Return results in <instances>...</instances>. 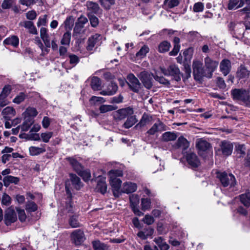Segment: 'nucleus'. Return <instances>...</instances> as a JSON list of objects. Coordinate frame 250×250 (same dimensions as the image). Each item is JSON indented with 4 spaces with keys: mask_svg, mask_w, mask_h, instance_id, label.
Returning a JSON list of instances; mask_svg holds the SVG:
<instances>
[{
    "mask_svg": "<svg viewBox=\"0 0 250 250\" xmlns=\"http://www.w3.org/2000/svg\"><path fill=\"white\" fill-rule=\"evenodd\" d=\"M108 174L110 176V184L112 188L113 195L115 197H119L122 181L117 177L122 176L123 175L122 171L118 170H111L109 171Z\"/></svg>",
    "mask_w": 250,
    "mask_h": 250,
    "instance_id": "1",
    "label": "nucleus"
},
{
    "mask_svg": "<svg viewBox=\"0 0 250 250\" xmlns=\"http://www.w3.org/2000/svg\"><path fill=\"white\" fill-rule=\"evenodd\" d=\"M160 69L165 76H170L172 80L177 82H180L181 80V78L183 76L179 68L175 64H170L167 68L160 67Z\"/></svg>",
    "mask_w": 250,
    "mask_h": 250,
    "instance_id": "2",
    "label": "nucleus"
},
{
    "mask_svg": "<svg viewBox=\"0 0 250 250\" xmlns=\"http://www.w3.org/2000/svg\"><path fill=\"white\" fill-rule=\"evenodd\" d=\"M193 75L196 80L200 81L203 77L208 78L207 70L203 67V63L200 61H194L192 64Z\"/></svg>",
    "mask_w": 250,
    "mask_h": 250,
    "instance_id": "3",
    "label": "nucleus"
},
{
    "mask_svg": "<svg viewBox=\"0 0 250 250\" xmlns=\"http://www.w3.org/2000/svg\"><path fill=\"white\" fill-rule=\"evenodd\" d=\"M220 182L224 187L229 186L232 188L236 184L234 176L231 173L228 174L226 172H220Z\"/></svg>",
    "mask_w": 250,
    "mask_h": 250,
    "instance_id": "4",
    "label": "nucleus"
},
{
    "mask_svg": "<svg viewBox=\"0 0 250 250\" xmlns=\"http://www.w3.org/2000/svg\"><path fill=\"white\" fill-rule=\"evenodd\" d=\"M154 76L152 73L146 71L141 72L138 75L144 86L147 89H149L153 86V78Z\"/></svg>",
    "mask_w": 250,
    "mask_h": 250,
    "instance_id": "5",
    "label": "nucleus"
},
{
    "mask_svg": "<svg viewBox=\"0 0 250 250\" xmlns=\"http://www.w3.org/2000/svg\"><path fill=\"white\" fill-rule=\"evenodd\" d=\"M126 83L129 89L135 93H138L141 89V83L135 75L132 73L129 74L127 76Z\"/></svg>",
    "mask_w": 250,
    "mask_h": 250,
    "instance_id": "6",
    "label": "nucleus"
},
{
    "mask_svg": "<svg viewBox=\"0 0 250 250\" xmlns=\"http://www.w3.org/2000/svg\"><path fill=\"white\" fill-rule=\"evenodd\" d=\"M248 93L246 89L243 88H235L231 91L232 99L234 101L242 102L243 103H245Z\"/></svg>",
    "mask_w": 250,
    "mask_h": 250,
    "instance_id": "7",
    "label": "nucleus"
},
{
    "mask_svg": "<svg viewBox=\"0 0 250 250\" xmlns=\"http://www.w3.org/2000/svg\"><path fill=\"white\" fill-rule=\"evenodd\" d=\"M134 111L133 108L128 107L118 110L114 113V119L117 121L125 119L129 115H133Z\"/></svg>",
    "mask_w": 250,
    "mask_h": 250,
    "instance_id": "8",
    "label": "nucleus"
},
{
    "mask_svg": "<svg viewBox=\"0 0 250 250\" xmlns=\"http://www.w3.org/2000/svg\"><path fill=\"white\" fill-rule=\"evenodd\" d=\"M71 238L72 242L76 245H81L85 240L84 232L80 229L73 231L71 234Z\"/></svg>",
    "mask_w": 250,
    "mask_h": 250,
    "instance_id": "9",
    "label": "nucleus"
},
{
    "mask_svg": "<svg viewBox=\"0 0 250 250\" xmlns=\"http://www.w3.org/2000/svg\"><path fill=\"white\" fill-rule=\"evenodd\" d=\"M4 218L5 224L7 226L11 225L17 220V214L14 209L11 207L8 208L5 211Z\"/></svg>",
    "mask_w": 250,
    "mask_h": 250,
    "instance_id": "10",
    "label": "nucleus"
},
{
    "mask_svg": "<svg viewBox=\"0 0 250 250\" xmlns=\"http://www.w3.org/2000/svg\"><path fill=\"white\" fill-rule=\"evenodd\" d=\"M233 148L232 143L228 141H223L220 145V151H221L222 154L225 157H228L231 154Z\"/></svg>",
    "mask_w": 250,
    "mask_h": 250,
    "instance_id": "11",
    "label": "nucleus"
},
{
    "mask_svg": "<svg viewBox=\"0 0 250 250\" xmlns=\"http://www.w3.org/2000/svg\"><path fill=\"white\" fill-rule=\"evenodd\" d=\"M167 129V126L161 121L158 120L147 131V133L152 135L157 132H162Z\"/></svg>",
    "mask_w": 250,
    "mask_h": 250,
    "instance_id": "12",
    "label": "nucleus"
},
{
    "mask_svg": "<svg viewBox=\"0 0 250 250\" xmlns=\"http://www.w3.org/2000/svg\"><path fill=\"white\" fill-rule=\"evenodd\" d=\"M250 75V71L243 64H241L237 69L236 77L238 80L247 79Z\"/></svg>",
    "mask_w": 250,
    "mask_h": 250,
    "instance_id": "13",
    "label": "nucleus"
},
{
    "mask_svg": "<svg viewBox=\"0 0 250 250\" xmlns=\"http://www.w3.org/2000/svg\"><path fill=\"white\" fill-rule=\"evenodd\" d=\"M186 160L188 164L192 168L198 167L200 165V162L194 153H188L186 155Z\"/></svg>",
    "mask_w": 250,
    "mask_h": 250,
    "instance_id": "14",
    "label": "nucleus"
},
{
    "mask_svg": "<svg viewBox=\"0 0 250 250\" xmlns=\"http://www.w3.org/2000/svg\"><path fill=\"white\" fill-rule=\"evenodd\" d=\"M231 63L229 60L224 59L220 62V71L224 76L228 75L231 70Z\"/></svg>",
    "mask_w": 250,
    "mask_h": 250,
    "instance_id": "15",
    "label": "nucleus"
},
{
    "mask_svg": "<svg viewBox=\"0 0 250 250\" xmlns=\"http://www.w3.org/2000/svg\"><path fill=\"white\" fill-rule=\"evenodd\" d=\"M206 70H207V74H208V78H211L212 73L216 69L217 66V62H214L208 57L205 58V60Z\"/></svg>",
    "mask_w": 250,
    "mask_h": 250,
    "instance_id": "16",
    "label": "nucleus"
},
{
    "mask_svg": "<svg viewBox=\"0 0 250 250\" xmlns=\"http://www.w3.org/2000/svg\"><path fill=\"white\" fill-rule=\"evenodd\" d=\"M196 146L198 150L199 154L202 155L203 152L207 151L210 147V144L203 139H199L196 141Z\"/></svg>",
    "mask_w": 250,
    "mask_h": 250,
    "instance_id": "17",
    "label": "nucleus"
},
{
    "mask_svg": "<svg viewBox=\"0 0 250 250\" xmlns=\"http://www.w3.org/2000/svg\"><path fill=\"white\" fill-rule=\"evenodd\" d=\"M101 39V36L99 34H95L88 38L86 49L92 50L95 45L98 43Z\"/></svg>",
    "mask_w": 250,
    "mask_h": 250,
    "instance_id": "18",
    "label": "nucleus"
},
{
    "mask_svg": "<svg viewBox=\"0 0 250 250\" xmlns=\"http://www.w3.org/2000/svg\"><path fill=\"white\" fill-rule=\"evenodd\" d=\"M154 229L151 227L146 226L138 232L137 236L142 240H145L152 235Z\"/></svg>",
    "mask_w": 250,
    "mask_h": 250,
    "instance_id": "19",
    "label": "nucleus"
},
{
    "mask_svg": "<svg viewBox=\"0 0 250 250\" xmlns=\"http://www.w3.org/2000/svg\"><path fill=\"white\" fill-rule=\"evenodd\" d=\"M189 146V142L183 136H180L177 140L175 144V147L176 148H182L183 153L184 151L187 150Z\"/></svg>",
    "mask_w": 250,
    "mask_h": 250,
    "instance_id": "20",
    "label": "nucleus"
},
{
    "mask_svg": "<svg viewBox=\"0 0 250 250\" xmlns=\"http://www.w3.org/2000/svg\"><path fill=\"white\" fill-rule=\"evenodd\" d=\"M66 160L68 161L73 169L78 174L83 169V167L75 158L67 157Z\"/></svg>",
    "mask_w": 250,
    "mask_h": 250,
    "instance_id": "21",
    "label": "nucleus"
},
{
    "mask_svg": "<svg viewBox=\"0 0 250 250\" xmlns=\"http://www.w3.org/2000/svg\"><path fill=\"white\" fill-rule=\"evenodd\" d=\"M137 186L136 184L131 182L125 183L122 188V192L123 193H130L135 192L137 189Z\"/></svg>",
    "mask_w": 250,
    "mask_h": 250,
    "instance_id": "22",
    "label": "nucleus"
},
{
    "mask_svg": "<svg viewBox=\"0 0 250 250\" xmlns=\"http://www.w3.org/2000/svg\"><path fill=\"white\" fill-rule=\"evenodd\" d=\"M70 179L75 188L79 190L83 186L80 178L76 174L70 173L69 174Z\"/></svg>",
    "mask_w": 250,
    "mask_h": 250,
    "instance_id": "23",
    "label": "nucleus"
},
{
    "mask_svg": "<svg viewBox=\"0 0 250 250\" xmlns=\"http://www.w3.org/2000/svg\"><path fill=\"white\" fill-rule=\"evenodd\" d=\"M20 25L24 26L25 28L29 30V32L31 34L37 35L38 32L35 26L34 25V23L32 21H24L23 23L21 22Z\"/></svg>",
    "mask_w": 250,
    "mask_h": 250,
    "instance_id": "24",
    "label": "nucleus"
},
{
    "mask_svg": "<svg viewBox=\"0 0 250 250\" xmlns=\"http://www.w3.org/2000/svg\"><path fill=\"white\" fill-rule=\"evenodd\" d=\"M20 181V178L11 175L5 176L3 179L4 185L7 187L10 184H18Z\"/></svg>",
    "mask_w": 250,
    "mask_h": 250,
    "instance_id": "25",
    "label": "nucleus"
},
{
    "mask_svg": "<svg viewBox=\"0 0 250 250\" xmlns=\"http://www.w3.org/2000/svg\"><path fill=\"white\" fill-rule=\"evenodd\" d=\"M101 80L98 77L94 76L91 78L90 85L93 90H100L101 88Z\"/></svg>",
    "mask_w": 250,
    "mask_h": 250,
    "instance_id": "26",
    "label": "nucleus"
},
{
    "mask_svg": "<svg viewBox=\"0 0 250 250\" xmlns=\"http://www.w3.org/2000/svg\"><path fill=\"white\" fill-rule=\"evenodd\" d=\"M138 121L135 115H129L127 117V120L123 125V127L128 129L132 127Z\"/></svg>",
    "mask_w": 250,
    "mask_h": 250,
    "instance_id": "27",
    "label": "nucleus"
},
{
    "mask_svg": "<svg viewBox=\"0 0 250 250\" xmlns=\"http://www.w3.org/2000/svg\"><path fill=\"white\" fill-rule=\"evenodd\" d=\"M96 188L98 191H100L103 194L106 192L107 186L105 183V178H101L98 180Z\"/></svg>",
    "mask_w": 250,
    "mask_h": 250,
    "instance_id": "28",
    "label": "nucleus"
},
{
    "mask_svg": "<svg viewBox=\"0 0 250 250\" xmlns=\"http://www.w3.org/2000/svg\"><path fill=\"white\" fill-rule=\"evenodd\" d=\"M177 136L174 132H166L162 135V140L165 142H169L175 140Z\"/></svg>",
    "mask_w": 250,
    "mask_h": 250,
    "instance_id": "29",
    "label": "nucleus"
},
{
    "mask_svg": "<svg viewBox=\"0 0 250 250\" xmlns=\"http://www.w3.org/2000/svg\"><path fill=\"white\" fill-rule=\"evenodd\" d=\"M87 9L91 13L97 14L100 10L98 3L92 1H87L86 3Z\"/></svg>",
    "mask_w": 250,
    "mask_h": 250,
    "instance_id": "30",
    "label": "nucleus"
},
{
    "mask_svg": "<svg viewBox=\"0 0 250 250\" xmlns=\"http://www.w3.org/2000/svg\"><path fill=\"white\" fill-rule=\"evenodd\" d=\"M34 123V120L31 117H26L25 120L21 125V129L22 131H27L32 124Z\"/></svg>",
    "mask_w": 250,
    "mask_h": 250,
    "instance_id": "31",
    "label": "nucleus"
},
{
    "mask_svg": "<svg viewBox=\"0 0 250 250\" xmlns=\"http://www.w3.org/2000/svg\"><path fill=\"white\" fill-rule=\"evenodd\" d=\"M152 120V117L147 114L144 113L141 119L140 122L137 124L135 126V128L138 127H142L148 123Z\"/></svg>",
    "mask_w": 250,
    "mask_h": 250,
    "instance_id": "32",
    "label": "nucleus"
},
{
    "mask_svg": "<svg viewBox=\"0 0 250 250\" xmlns=\"http://www.w3.org/2000/svg\"><path fill=\"white\" fill-rule=\"evenodd\" d=\"M19 38L16 36H12L11 37L7 38L3 41L4 44L12 45L16 47L19 44Z\"/></svg>",
    "mask_w": 250,
    "mask_h": 250,
    "instance_id": "33",
    "label": "nucleus"
},
{
    "mask_svg": "<svg viewBox=\"0 0 250 250\" xmlns=\"http://www.w3.org/2000/svg\"><path fill=\"white\" fill-rule=\"evenodd\" d=\"M179 0H165L163 6L166 9L172 8L179 4Z\"/></svg>",
    "mask_w": 250,
    "mask_h": 250,
    "instance_id": "34",
    "label": "nucleus"
},
{
    "mask_svg": "<svg viewBox=\"0 0 250 250\" xmlns=\"http://www.w3.org/2000/svg\"><path fill=\"white\" fill-rule=\"evenodd\" d=\"M1 113L3 115V117L6 120H8L9 118L7 115H11L14 116L16 113V111L13 107L7 106L3 109Z\"/></svg>",
    "mask_w": 250,
    "mask_h": 250,
    "instance_id": "35",
    "label": "nucleus"
},
{
    "mask_svg": "<svg viewBox=\"0 0 250 250\" xmlns=\"http://www.w3.org/2000/svg\"><path fill=\"white\" fill-rule=\"evenodd\" d=\"M171 46L170 43L167 41H164L160 43L158 46V51L160 53H165L167 52L170 47Z\"/></svg>",
    "mask_w": 250,
    "mask_h": 250,
    "instance_id": "36",
    "label": "nucleus"
},
{
    "mask_svg": "<svg viewBox=\"0 0 250 250\" xmlns=\"http://www.w3.org/2000/svg\"><path fill=\"white\" fill-rule=\"evenodd\" d=\"M240 201L245 207L250 206V193L243 194L240 195Z\"/></svg>",
    "mask_w": 250,
    "mask_h": 250,
    "instance_id": "37",
    "label": "nucleus"
},
{
    "mask_svg": "<svg viewBox=\"0 0 250 250\" xmlns=\"http://www.w3.org/2000/svg\"><path fill=\"white\" fill-rule=\"evenodd\" d=\"M117 108V106L112 105L102 104L99 107L101 113H105L109 111L114 110Z\"/></svg>",
    "mask_w": 250,
    "mask_h": 250,
    "instance_id": "38",
    "label": "nucleus"
},
{
    "mask_svg": "<svg viewBox=\"0 0 250 250\" xmlns=\"http://www.w3.org/2000/svg\"><path fill=\"white\" fill-rule=\"evenodd\" d=\"M71 37V34L70 31L65 32L61 41V43L62 45H69L70 40Z\"/></svg>",
    "mask_w": 250,
    "mask_h": 250,
    "instance_id": "39",
    "label": "nucleus"
},
{
    "mask_svg": "<svg viewBox=\"0 0 250 250\" xmlns=\"http://www.w3.org/2000/svg\"><path fill=\"white\" fill-rule=\"evenodd\" d=\"M107 89L110 95L115 94L118 90V86L117 84L113 82H111L107 86Z\"/></svg>",
    "mask_w": 250,
    "mask_h": 250,
    "instance_id": "40",
    "label": "nucleus"
},
{
    "mask_svg": "<svg viewBox=\"0 0 250 250\" xmlns=\"http://www.w3.org/2000/svg\"><path fill=\"white\" fill-rule=\"evenodd\" d=\"M149 47L145 45L140 49V50L136 54L137 58H143L146 56V54L149 52Z\"/></svg>",
    "mask_w": 250,
    "mask_h": 250,
    "instance_id": "41",
    "label": "nucleus"
},
{
    "mask_svg": "<svg viewBox=\"0 0 250 250\" xmlns=\"http://www.w3.org/2000/svg\"><path fill=\"white\" fill-rule=\"evenodd\" d=\"M29 152L32 155H37L45 152V149L44 148L31 146L29 148Z\"/></svg>",
    "mask_w": 250,
    "mask_h": 250,
    "instance_id": "42",
    "label": "nucleus"
},
{
    "mask_svg": "<svg viewBox=\"0 0 250 250\" xmlns=\"http://www.w3.org/2000/svg\"><path fill=\"white\" fill-rule=\"evenodd\" d=\"M93 247L95 250H107V247L104 243H101L99 241L92 242Z\"/></svg>",
    "mask_w": 250,
    "mask_h": 250,
    "instance_id": "43",
    "label": "nucleus"
},
{
    "mask_svg": "<svg viewBox=\"0 0 250 250\" xmlns=\"http://www.w3.org/2000/svg\"><path fill=\"white\" fill-rule=\"evenodd\" d=\"M154 78L156 81L162 84L167 87H169L170 84V81L167 79H166L163 76H159L156 75L154 76Z\"/></svg>",
    "mask_w": 250,
    "mask_h": 250,
    "instance_id": "44",
    "label": "nucleus"
},
{
    "mask_svg": "<svg viewBox=\"0 0 250 250\" xmlns=\"http://www.w3.org/2000/svg\"><path fill=\"white\" fill-rule=\"evenodd\" d=\"M37 208V205L33 202L28 201L26 204L25 209L29 212H34Z\"/></svg>",
    "mask_w": 250,
    "mask_h": 250,
    "instance_id": "45",
    "label": "nucleus"
},
{
    "mask_svg": "<svg viewBox=\"0 0 250 250\" xmlns=\"http://www.w3.org/2000/svg\"><path fill=\"white\" fill-rule=\"evenodd\" d=\"M78 174L82 177L84 181H89L91 178V173L88 169L84 170L83 168Z\"/></svg>",
    "mask_w": 250,
    "mask_h": 250,
    "instance_id": "46",
    "label": "nucleus"
},
{
    "mask_svg": "<svg viewBox=\"0 0 250 250\" xmlns=\"http://www.w3.org/2000/svg\"><path fill=\"white\" fill-rule=\"evenodd\" d=\"M27 97V95L24 92H20L13 100V102L20 104Z\"/></svg>",
    "mask_w": 250,
    "mask_h": 250,
    "instance_id": "47",
    "label": "nucleus"
},
{
    "mask_svg": "<svg viewBox=\"0 0 250 250\" xmlns=\"http://www.w3.org/2000/svg\"><path fill=\"white\" fill-rule=\"evenodd\" d=\"M11 90L12 88L10 85L7 84L5 85L0 94V98L1 97L6 98L10 93Z\"/></svg>",
    "mask_w": 250,
    "mask_h": 250,
    "instance_id": "48",
    "label": "nucleus"
},
{
    "mask_svg": "<svg viewBox=\"0 0 250 250\" xmlns=\"http://www.w3.org/2000/svg\"><path fill=\"white\" fill-rule=\"evenodd\" d=\"M90 103L93 105H96L97 103H104L105 102V100L101 97H97L95 96H92L89 99Z\"/></svg>",
    "mask_w": 250,
    "mask_h": 250,
    "instance_id": "49",
    "label": "nucleus"
},
{
    "mask_svg": "<svg viewBox=\"0 0 250 250\" xmlns=\"http://www.w3.org/2000/svg\"><path fill=\"white\" fill-rule=\"evenodd\" d=\"M69 224L72 228H77L80 227L78 217L76 216H72L70 217L69 220Z\"/></svg>",
    "mask_w": 250,
    "mask_h": 250,
    "instance_id": "50",
    "label": "nucleus"
},
{
    "mask_svg": "<svg viewBox=\"0 0 250 250\" xmlns=\"http://www.w3.org/2000/svg\"><path fill=\"white\" fill-rule=\"evenodd\" d=\"M129 200L130 206H138L139 203V197L138 195L133 194L130 195Z\"/></svg>",
    "mask_w": 250,
    "mask_h": 250,
    "instance_id": "51",
    "label": "nucleus"
},
{
    "mask_svg": "<svg viewBox=\"0 0 250 250\" xmlns=\"http://www.w3.org/2000/svg\"><path fill=\"white\" fill-rule=\"evenodd\" d=\"M74 19L72 17H69L66 18L64 21L65 27L66 29L71 30L74 25Z\"/></svg>",
    "mask_w": 250,
    "mask_h": 250,
    "instance_id": "52",
    "label": "nucleus"
},
{
    "mask_svg": "<svg viewBox=\"0 0 250 250\" xmlns=\"http://www.w3.org/2000/svg\"><path fill=\"white\" fill-rule=\"evenodd\" d=\"M150 200L148 198H142L141 200L142 209L144 210L149 208L150 207Z\"/></svg>",
    "mask_w": 250,
    "mask_h": 250,
    "instance_id": "53",
    "label": "nucleus"
},
{
    "mask_svg": "<svg viewBox=\"0 0 250 250\" xmlns=\"http://www.w3.org/2000/svg\"><path fill=\"white\" fill-rule=\"evenodd\" d=\"M14 3V0H3L1 7L3 9H8L12 7Z\"/></svg>",
    "mask_w": 250,
    "mask_h": 250,
    "instance_id": "54",
    "label": "nucleus"
},
{
    "mask_svg": "<svg viewBox=\"0 0 250 250\" xmlns=\"http://www.w3.org/2000/svg\"><path fill=\"white\" fill-rule=\"evenodd\" d=\"M26 114L28 116V117H34L38 114V112L36 108L32 107H28L25 111Z\"/></svg>",
    "mask_w": 250,
    "mask_h": 250,
    "instance_id": "55",
    "label": "nucleus"
},
{
    "mask_svg": "<svg viewBox=\"0 0 250 250\" xmlns=\"http://www.w3.org/2000/svg\"><path fill=\"white\" fill-rule=\"evenodd\" d=\"M90 24L93 27H96L99 24V20L96 16L92 14L88 15Z\"/></svg>",
    "mask_w": 250,
    "mask_h": 250,
    "instance_id": "56",
    "label": "nucleus"
},
{
    "mask_svg": "<svg viewBox=\"0 0 250 250\" xmlns=\"http://www.w3.org/2000/svg\"><path fill=\"white\" fill-rule=\"evenodd\" d=\"M18 214L19 219L21 222H23L26 219V215L25 214L24 209L19 208H16Z\"/></svg>",
    "mask_w": 250,
    "mask_h": 250,
    "instance_id": "57",
    "label": "nucleus"
},
{
    "mask_svg": "<svg viewBox=\"0 0 250 250\" xmlns=\"http://www.w3.org/2000/svg\"><path fill=\"white\" fill-rule=\"evenodd\" d=\"M101 5L105 9H109L111 5L115 3L114 0H99Z\"/></svg>",
    "mask_w": 250,
    "mask_h": 250,
    "instance_id": "58",
    "label": "nucleus"
},
{
    "mask_svg": "<svg viewBox=\"0 0 250 250\" xmlns=\"http://www.w3.org/2000/svg\"><path fill=\"white\" fill-rule=\"evenodd\" d=\"M52 135L53 132H48L45 133H42L41 134V137L43 142L48 143L50 139L52 137Z\"/></svg>",
    "mask_w": 250,
    "mask_h": 250,
    "instance_id": "59",
    "label": "nucleus"
},
{
    "mask_svg": "<svg viewBox=\"0 0 250 250\" xmlns=\"http://www.w3.org/2000/svg\"><path fill=\"white\" fill-rule=\"evenodd\" d=\"M239 0H229L228 4V9L229 10L236 9L239 8Z\"/></svg>",
    "mask_w": 250,
    "mask_h": 250,
    "instance_id": "60",
    "label": "nucleus"
},
{
    "mask_svg": "<svg viewBox=\"0 0 250 250\" xmlns=\"http://www.w3.org/2000/svg\"><path fill=\"white\" fill-rule=\"evenodd\" d=\"M11 202V197L6 193H3L2 199H1V203L3 205L5 206H9Z\"/></svg>",
    "mask_w": 250,
    "mask_h": 250,
    "instance_id": "61",
    "label": "nucleus"
},
{
    "mask_svg": "<svg viewBox=\"0 0 250 250\" xmlns=\"http://www.w3.org/2000/svg\"><path fill=\"white\" fill-rule=\"evenodd\" d=\"M70 58V63L73 66H75L79 62V57L74 54H70L69 55Z\"/></svg>",
    "mask_w": 250,
    "mask_h": 250,
    "instance_id": "62",
    "label": "nucleus"
},
{
    "mask_svg": "<svg viewBox=\"0 0 250 250\" xmlns=\"http://www.w3.org/2000/svg\"><path fill=\"white\" fill-rule=\"evenodd\" d=\"M237 153L240 154L239 157H242L245 154V146L244 145H239L236 146Z\"/></svg>",
    "mask_w": 250,
    "mask_h": 250,
    "instance_id": "63",
    "label": "nucleus"
},
{
    "mask_svg": "<svg viewBox=\"0 0 250 250\" xmlns=\"http://www.w3.org/2000/svg\"><path fill=\"white\" fill-rule=\"evenodd\" d=\"M143 221L147 225H150L154 223V219L152 216L147 214L145 215V217L143 219Z\"/></svg>",
    "mask_w": 250,
    "mask_h": 250,
    "instance_id": "64",
    "label": "nucleus"
}]
</instances>
